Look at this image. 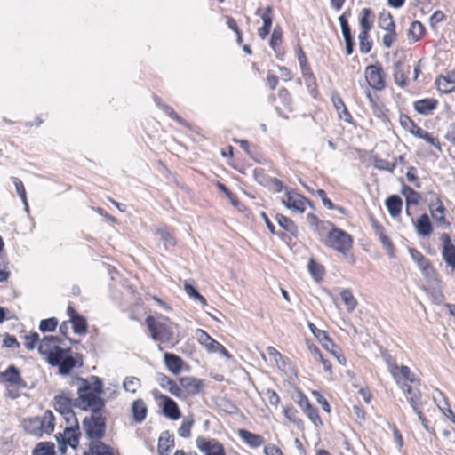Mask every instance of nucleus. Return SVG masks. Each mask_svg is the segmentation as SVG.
Returning a JSON list of instances; mask_svg holds the SVG:
<instances>
[{
  "mask_svg": "<svg viewBox=\"0 0 455 455\" xmlns=\"http://www.w3.org/2000/svg\"><path fill=\"white\" fill-rule=\"evenodd\" d=\"M53 339H47L44 344L40 347V354L46 357L49 364L52 366H58L59 372L61 375H68L76 367L82 365L81 357L76 358L69 355V349H64L60 347H55L54 353H50L45 347V342L52 340Z\"/></svg>",
  "mask_w": 455,
  "mask_h": 455,
  "instance_id": "f03ea898",
  "label": "nucleus"
},
{
  "mask_svg": "<svg viewBox=\"0 0 455 455\" xmlns=\"http://www.w3.org/2000/svg\"><path fill=\"white\" fill-rule=\"evenodd\" d=\"M25 346L28 349H33L36 347V344L39 342V335L36 332L32 333L31 335L26 336Z\"/></svg>",
  "mask_w": 455,
  "mask_h": 455,
  "instance_id": "680f3d73",
  "label": "nucleus"
},
{
  "mask_svg": "<svg viewBox=\"0 0 455 455\" xmlns=\"http://www.w3.org/2000/svg\"><path fill=\"white\" fill-rule=\"evenodd\" d=\"M401 388L413 411L415 412L420 411L421 393L419 389L405 383L401 385Z\"/></svg>",
  "mask_w": 455,
  "mask_h": 455,
  "instance_id": "f8f14e48",
  "label": "nucleus"
},
{
  "mask_svg": "<svg viewBox=\"0 0 455 455\" xmlns=\"http://www.w3.org/2000/svg\"><path fill=\"white\" fill-rule=\"evenodd\" d=\"M24 428L28 433H30L36 436H42V422L40 418H33L24 420Z\"/></svg>",
  "mask_w": 455,
  "mask_h": 455,
  "instance_id": "cd10ccee",
  "label": "nucleus"
},
{
  "mask_svg": "<svg viewBox=\"0 0 455 455\" xmlns=\"http://www.w3.org/2000/svg\"><path fill=\"white\" fill-rule=\"evenodd\" d=\"M32 455H55L54 445L50 442L38 443L32 451Z\"/></svg>",
  "mask_w": 455,
  "mask_h": 455,
  "instance_id": "72a5a7b5",
  "label": "nucleus"
},
{
  "mask_svg": "<svg viewBox=\"0 0 455 455\" xmlns=\"http://www.w3.org/2000/svg\"><path fill=\"white\" fill-rule=\"evenodd\" d=\"M331 100L339 117L347 123H352V116L348 112L343 100L338 94H333Z\"/></svg>",
  "mask_w": 455,
  "mask_h": 455,
  "instance_id": "b1692460",
  "label": "nucleus"
},
{
  "mask_svg": "<svg viewBox=\"0 0 455 455\" xmlns=\"http://www.w3.org/2000/svg\"><path fill=\"white\" fill-rule=\"evenodd\" d=\"M365 78L371 87L376 90L384 88V77L382 69L377 65H371L367 67L365 71Z\"/></svg>",
  "mask_w": 455,
  "mask_h": 455,
  "instance_id": "9d476101",
  "label": "nucleus"
},
{
  "mask_svg": "<svg viewBox=\"0 0 455 455\" xmlns=\"http://www.w3.org/2000/svg\"><path fill=\"white\" fill-rule=\"evenodd\" d=\"M438 91L443 93H449L455 88V83L443 76H439L435 81Z\"/></svg>",
  "mask_w": 455,
  "mask_h": 455,
  "instance_id": "c9c22d12",
  "label": "nucleus"
},
{
  "mask_svg": "<svg viewBox=\"0 0 455 455\" xmlns=\"http://www.w3.org/2000/svg\"><path fill=\"white\" fill-rule=\"evenodd\" d=\"M342 34L346 44V52L347 55H351L354 51V40L351 30H342Z\"/></svg>",
  "mask_w": 455,
  "mask_h": 455,
  "instance_id": "5fc2aeb1",
  "label": "nucleus"
},
{
  "mask_svg": "<svg viewBox=\"0 0 455 455\" xmlns=\"http://www.w3.org/2000/svg\"><path fill=\"white\" fill-rule=\"evenodd\" d=\"M164 357L165 365L170 371L174 374H177L180 371L183 362L180 356L174 354L165 353Z\"/></svg>",
  "mask_w": 455,
  "mask_h": 455,
  "instance_id": "a878e982",
  "label": "nucleus"
},
{
  "mask_svg": "<svg viewBox=\"0 0 455 455\" xmlns=\"http://www.w3.org/2000/svg\"><path fill=\"white\" fill-rule=\"evenodd\" d=\"M84 455H116L115 450L100 440L90 442Z\"/></svg>",
  "mask_w": 455,
  "mask_h": 455,
  "instance_id": "2eb2a0df",
  "label": "nucleus"
},
{
  "mask_svg": "<svg viewBox=\"0 0 455 455\" xmlns=\"http://www.w3.org/2000/svg\"><path fill=\"white\" fill-rule=\"evenodd\" d=\"M401 62L397 61L394 66V77L395 81L400 86H404L406 84V77L403 73V70L400 68Z\"/></svg>",
  "mask_w": 455,
  "mask_h": 455,
  "instance_id": "8fccbe9b",
  "label": "nucleus"
},
{
  "mask_svg": "<svg viewBox=\"0 0 455 455\" xmlns=\"http://www.w3.org/2000/svg\"><path fill=\"white\" fill-rule=\"evenodd\" d=\"M74 384L78 394L77 398L74 400L75 407L94 413L106 411L105 401L100 397L103 393V383L99 377L76 378Z\"/></svg>",
  "mask_w": 455,
  "mask_h": 455,
  "instance_id": "f257e3e1",
  "label": "nucleus"
},
{
  "mask_svg": "<svg viewBox=\"0 0 455 455\" xmlns=\"http://www.w3.org/2000/svg\"><path fill=\"white\" fill-rule=\"evenodd\" d=\"M264 453L266 455H283L281 449L274 444H267L264 448Z\"/></svg>",
  "mask_w": 455,
  "mask_h": 455,
  "instance_id": "774afa93",
  "label": "nucleus"
},
{
  "mask_svg": "<svg viewBox=\"0 0 455 455\" xmlns=\"http://www.w3.org/2000/svg\"><path fill=\"white\" fill-rule=\"evenodd\" d=\"M308 270L315 280H321L323 275V267L311 259L308 263Z\"/></svg>",
  "mask_w": 455,
  "mask_h": 455,
  "instance_id": "49530a36",
  "label": "nucleus"
},
{
  "mask_svg": "<svg viewBox=\"0 0 455 455\" xmlns=\"http://www.w3.org/2000/svg\"><path fill=\"white\" fill-rule=\"evenodd\" d=\"M154 100L156 104L170 117L177 120L179 123H183V120L180 116H179L173 108L166 104H164L161 100L157 96H154Z\"/></svg>",
  "mask_w": 455,
  "mask_h": 455,
  "instance_id": "a19ab883",
  "label": "nucleus"
},
{
  "mask_svg": "<svg viewBox=\"0 0 455 455\" xmlns=\"http://www.w3.org/2000/svg\"><path fill=\"white\" fill-rule=\"evenodd\" d=\"M324 244L345 254L352 248L353 238L346 231L338 228H332L328 233Z\"/></svg>",
  "mask_w": 455,
  "mask_h": 455,
  "instance_id": "39448f33",
  "label": "nucleus"
},
{
  "mask_svg": "<svg viewBox=\"0 0 455 455\" xmlns=\"http://www.w3.org/2000/svg\"><path fill=\"white\" fill-rule=\"evenodd\" d=\"M184 290L186 291V293L195 299H197L198 301H200L204 306L206 305V299L204 297H203L197 291L196 289L189 284L188 283L185 282L184 283Z\"/></svg>",
  "mask_w": 455,
  "mask_h": 455,
  "instance_id": "a18cd8bd",
  "label": "nucleus"
},
{
  "mask_svg": "<svg viewBox=\"0 0 455 455\" xmlns=\"http://www.w3.org/2000/svg\"><path fill=\"white\" fill-rule=\"evenodd\" d=\"M67 312L70 318V322L72 323L74 332L77 334H85L87 331L85 319L78 315V313L70 306L68 307Z\"/></svg>",
  "mask_w": 455,
  "mask_h": 455,
  "instance_id": "dca6fc26",
  "label": "nucleus"
},
{
  "mask_svg": "<svg viewBox=\"0 0 455 455\" xmlns=\"http://www.w3.org/2000/svg\"><path fill=\"white\" fill-rule=\"evenodd\" d=\"M58 325V320L55 317L44 319L40 322L39 329L43 332L53 331Z\"/></svg>",
  "mask_w": 455,
  "mask_h": 455,
  "instance_id": "de8ad7c7",
  "label": "nucleus"
},
{
  "mask_svg": "<svg viewBox=\"0 0 455 455\" xmlns=\"http://www.w3.org/2000/svg\"><path fill=\"white\" fill-rule=\"evenodd\" d=\"M80 429L79 427H65L62 433H58L55 435L56 441L61 445V450L64 451L67 445L72 448H76L79 443Z\"/></svg>",
  "mask_w": 455,
  "mask_h": 455,
  "instance_id": "423d86ee",
  "label": "nucleus"
},
{
  "mask_svg": "<svg viewBox=\"0 0 455 455\" xmlns=\"http://www.w3.org/2000/svg\"><path fill=\"white\" fill-rule=\"evenodd\" d=\"M275 219L281 228L291 233L292 235H297L298 228L291 219L283 216V214H276Z\"/></svg>",
  "mask_w": 455,
  "mask_h": 455,
  "instance_id": "473e14b6",
  "label": "nucleus"
},
{
  "mask_svg": "<svg viewBox=\"0 0 455 455\" xmlns=\"http://www.w3.org/2000/svg\"><path fill=\"white\" fill-rule=\"evenodd\" d=\"M429 210L435 221L441 226H449L444 217L445 207L439 197L436 198L435 204L430 205Z\"/></svg>",
  "mask_w": 455,
  "mask_h": 455,
  "instance_id": "aec40b11",
  "label": "nucleus"
},
{
  "mask_svg": "<svg viewBox=\"0 0 455 455\" xmlns=\"http://www.w3.org/2000/svg\"><path fill=\"white\" fill-rule=\"evenodd\" d=\"M402 204V199L396 195H393L386 200V206L392 217H396L400 214Z\"/></svg>",
  "mask_w": 455,
  "mask_h": 455,
  "instance_id": "bb28decb",
  "label": "nucleus"
},
{
  "mask_svg": "<svg viewBox=\"0 0 455 455\" xmlns=\"http://www.w3.org/2000/svg\"><path fill=\"white\" fill-rule=\"evenodd\" d=\"M53 339L52 340H49L48 342H45V347L48 348L50 353L55 352V347H59L57 344L60 343L61 339L55 336H46L44 337L38 344V351L40 352V347L44 344V341L47 339Z\"/></svg>",
  "mask_w": 455,
  "mask_h": 455,
  "instance_id": "09e8293b",
  "label": "nucleus"
},
{
  "mask_svg": "<svg viewBox=\"0 0 455 455\" xmlns=\"http://www.w3.org/2000/svg\"><path fill=\"white\" fill-rule=\"evenodd\" d=\"M410 254L413 260L416 261L419 267L425 272V274H429L433 271L427 259L419 251L416 249H411Z\"/></svg>",
  "mask_w": 455,
  "mask_h": 455,
  "instance_id": "7c9ffc66",
  "label": "nucleus"
},
{
  "mask_svg": "<svg viewBox=\"0 0 455 455\" xmlns=\"http://www.w3.org/2000/svg\"><path fill=\"white\" fill-rule=\"evenodd\" d=\"M339 295L347 307V312H353L357 306V300L354 297L352 291L350 289H343Z\"/></svg>",
  "mask_w": 455,
  "mask_h": 455,
  "instance_id": "c756f323",
  "label": "nucleus"
},
{
  "mask_svg": "<svg viewBox=\"0 0 455 455\" xmlns=\"http://www.w3.org/2000/svg\"><path fill=\"white\" fill-rule=\"evenodd\" d=\"M260 17L263 20V25L260 28H270L273 20L272 7L267 6L265 10H263L260 13Z\"/></svg>",
  "mask_w": 455,
  "mask_h": 455,
  "instance_id": "3c124183",
  "label": "nucleus"
},
{
  "mask_svg": "<svg viewBox=\"0 0 455 455\" xmlns=\"http://www.w3.org/2000/svg\"><path fill=\"white\" fill-rule=\"evenodd\" d=\"M301 72L303 75V77L305 79L306 84L308 87L311 86V84H315V78L310 69V67L308 65L300 67Z\"/></svg>",
  "mask_w": 455,
  "mask_h": 455,
  "instance_id": "6e6d98bb",
  "label": "nucleus"
},
{
  "mask_svg": "<svg viewBox=\"0 0 455 455\" xmlns=\"http://www.w3.org/2000/svg\"><path fill=\"white\" fill-rule=\"evenodd\" d=\"M390 373L398 384L402 379L409 380L411 383L419 382V380L414 378L413 374H411L409 367L404 365L398 366L396 364H390Z\"/></svg>",
  "mask_w": 455,
  "mask_h": 455,
  "instance_id": "f3484780",
  "label": "nucleus"
},
{
  "mask_svg": "<svg viewBox=\"0 0 455 455\" xmlns=\"http://www.w3.org/2000/svg\"><path fill=\"white\" fill-rule=\"evenodd\" d=\"M180 384L184 394V398L188 395H195L201 392L203 381L194 377H183L180 379Z\"/></svg>",
  "mask_w": 455,
  "mask_h": 455,
  "instance_id": "9b49d317",
  "label": "nucleus"
},
{
  "mask_svg": "<svg viewBox=\"0 0 455 455\" xmlns=\"http://www.w3.org/2000/svg\"><path fill=\"white\" fill-rule=\"evenodd\" d=\"M147 413L148 408L142 399L139 398L132 403V414L136 423H141L146 419Z\"/></svg>",
  "mask_w": 455,
  "mask_h": 455,
  "instance_id": "4be33fe9",
  "label": "nucleus"
},
{
  "mask_svg": "<svg viewBox=\"0 0 455 455\" xmlns=\"http://www.w3.org/2000/svg\"><path fill=\"white\" fill-rule=\"evenodd\" d=\"M238 435L251 447L258 448L263 443L264 439L261 435L251 433L245 429H239Z\"/></svg>",
  "mask_w": 455,
  "mask_h": 455,
  "instance_id": "393cba45",
  "label": "nucleus"
},
{
  "mask_svg": "<svg viewBox=\"0 0 455 455\" xmlns=\"http://www.w3.org/2000/svg\"><path fill=\"white\" fill-rule=\"evenodd\" d=\"M299 405L304 411L307 418L315 425L322 426L323 422L318 414V410L311 405L309 400L304 395H300V399L298 402Z\"/></svg>",
  "mask_w": 455,
  "mask_h": 455,
  "instance_id": "ddd939ff",
  "label": "nucleus"
},
{
  "mask_svg": "<svg viewBox=\"0 0 455 455\" xmlns=\"http://www.w3.org/2000/svg\"><path fill=\"white\" fill-rule=\"evenodd\" d=\"M373 165L375 168L379 169V170H385V171H389V172H393L395 167H396V164L395 163H390L385 159H381V158H379V157H374L373 159Z\"/></svg>",
  "mask_w": 455,
  "mask_h": 455,
  "instance_id": "c03bdc74",
  "label": "nucleus"
},
{
  "mask_svg": "<svg viewBox=\"0 0 455 455\" xmlns=\"http://www.w3.org/2000/svg\"><path fill=\"white\" fill-rule=\"evenodd\" d=\"M0 379L7 387H16L17 389L26 387V382L20 377L19 369L14 365L9 366L1 372Z\"/></svg>",
  "mask_w": 455,
  "mask_h": 455,
  "instance_id": "6e6552de",
  "label": "nucleus"
},
{
  "mask_svg": "<svg viewBox=\"0 0 455 455\" xmlns=\"http://www.w3.org/2000/svg\"><path fill=\"white\" fill-rule=\"evenodd\" d=\"M72 406H74V400L67 395L66 394L62 393L59 395H56L54 398V409L62 415L67 411L72 409Z\"/></svg>",
  "mask_w": 455,
  "mask_h": 455,
  "instance_id": "5701e85b",
  "label": "nucleus"
},
{
  "mask_svg": "<svg viewBox=\"0 0 455 455\" xmlns=\"http://www.w3.org/2000/svg\"><path fill=\"white\" fill-rule=\"evenodd\" d=\"M106 411L92 412L90 416L84 417L82 425L86 437L90 442L100 440L104 437L106 433Z\"/></svg>",
  "mask_w": 455,
  "mask_h": 455,
  "instance_id": "7ed1b4c3",
  "label": "nucleus"
},
{
  "mask_svg": "<svg viewBox=\"0 0 455 455\" xmlns=\"http://www.w3.org/2000/svg\"><path fill=\"white\" fill-rule=\"evenodd\" d=\"M437 100L433 98H427L416 100L414 102V108L415 110L421 115H428L430 114L434 109L436 108L437 106Z\"/></svg>",
  "mask_w": 455,
  "mask_h": 455,
  "instance_id": "412c9836",
  "label": "nucleus"
},
{
  "mask_svg": "<svg viewBox=\"0 0 455 455\" xmlns=\"http://www.w3.org/2000/svg\"><path fill=\"white\" fill-rule=\"evenodd\" d=\"M194 424L192 418H187L183 420L181 426L178 429V434L182 438H188L191 435V428Z\"/></svg>",
  "mask_w": 455,
  "mask_h": 455,
  "instance_id": "79ce46f5",
  "label": "nucleus"
},
{
  "mask_svg": "<svg viewBox=\"0 0 455 455\" xmlns=\"http://www.w3.org/2000/svg\"><path fill=\"white\" fill-rule=\"evenodd\" d=\"M145 323L150 332L151 338L159 342H168L172 339L173 327L172 323L167 318H155L148 315L145 319Z\"/></svg>",
  "mask_w": 455,
  "mask_h": 455,
  "instance_id": "20e7f679",
  "label": "nucleus"
},
{
  "mask_svg": "<svg viewBox=\"0 0 455 455\" xmlns=\"http://www.w3.org/2000/svg\"><path fill=\"white\" fill-rule=\"evenodd\" d=\"M264 396L267 399L268 403L271 405L277 407L280 402V398L279 395L274 390L267 389L264 392Z\"/></svg>",
  "mask_w": 455,
  "mask_h": 455,
  "instance_id": "bf43d9fd",
  "label": "nucleus"
},
{
  "mask_svg": "<svg viewBox=\"0 0 455 455\" xmlns=\"http://www.w3.org/2000/svg\"><path fill=\"white\" fill-rule=\"evenodd\" d=\"M160 399L162 400L164 416L172 420L178 419L180 417V411L177 403L164 395H160Z\"/></svg>",
  "mask_w": 455,
  "mask_h": 455,
  "instance_id": "4468645a",
  "label": "nucleus"
},
{
  "mask_svg": "<svg viewBox=\"0 0 455 455\" xmlns=\"http://www.w3.org/2000/svg\"><path fill=\"white\" fill-rule=\"evenodd\" d=\"M316 194L322 199V202L325 207H327L328 209L335 208L333 203L326 196V193L323 189H318L316 191Z\"/></svg>",
  "mask_w": 455,
  "mask_h": 455,
  "instance_id": "69168bd1",
  "label": "nucleus"
},
{
  "mask_svg": "<svg viewBox=\"0 0 455 455\" xmlns=\"http://www.w3.org/2000/svg\"><path fill=\"white\" fill-rule=\"evenodd\" d=\"M196 444L205 455H226L223 445L215 439L206 440L199 436L196 440Z\"/></svg>",
  "mask_w": 455,
  "mask_h": 455,
  "instance_id": "1a4fd4ad",
  "label": "nucleus"
},
{
  "mask_svg": "<svg viewBox=\"0 0 455 455\" xmlns=\"http://www.w3.org/2000/svg\"><path fill=\"white\" fill-rule=\"evenodd\" d=\"M156 234L160 236L161 240L164 242V247L167 249L169 247H172L176 244V241L172 235L170 233L169 229L165 227L160 228L156 229Z\"/></svg>",
  "mask_w": 455,
  "mask_h": 455,
  "instance_id": "4c0bfd02",
  "label": "nucleus"
},
{
  "mask_svg": "<svg viewBox=\"0 0 455 455\" xmlns=\"http://www.w3.org/2000/svg\"><path fill=\"white\" fill-rule=\"evenodd\" d=\"M3 345L5 347H8V348H18V347H20V344L17 341L16 338L14 336H11L9 334L5 335V337L4 339V341H3Z\"/></svg>",
  "mask_w": 455,
  "mask_h": 455,
  "instance_id": "e2e57ef3",
  "label": "nucleus"
},
{
  "mask_svg": "<svg viewBox=\"0 0 455 455\" xmlns=\"http://www.w3.org/2000/svg\"><path fill=\"white\" fill-rule=\"evenodd\" d=\"M196 338L198 342L204 346L209 352H215L220 343L212 339L205 331L197 329L196 331Z\"/></svg>",
  "mask_w": 455,
  "mask_h": 455,
  "instance_id": "6ab92c4d",
  "label": "nucleus"
},
{
  "mask_svg": "<svg viewBox=\"0 0 455 455\" xmlns=\"http://www.w3.org/2000/svg\"><path fill=\"white\" fill-rule=\"evenodd\" d=\"M401 126L410 133L413 132L417 124L407 115H401L399 118Z\"/></svg>",
  "mask_w": 455,
  "mask_h": 455,
  "instance_id": "603ef678",
  "label": "nucleus"
},
{
  "mask_svg": "<svg viewBox=\"0 0 455 455\" xmlns=\"http://www.w3.org/2000/svg\"><path fill=\"white\" fill-rule=\"evenodd\" d=\"M66 422V427H79L77 418L72 409L67 411L61 415Z\"/></svg>",
  "mask_w": 455,
  "mask_h": 455,
  "instance_id": "864d4df0",
  "label": "nucleus"
},
{
  "mask_svg": "<svg viewBox=\"0 0 455 455\" xmlns=\"http://www.w3.org/2000/svg\"><path fill=\"white\" fill-rule=\"evenodd\" d=\"M11 179L15 186L17 194L19 195L21 200H25V198H27V195L22 181L16 177H12Z\"/></svg>",
  "mask_w": 455,
  "mask_h": 455,
  "instance_id": "13d9d810",
  "label": "nucleus"
},
{
  "mask_svg": "<svg viewBox=\"0 0 455 455\" xmlns=\"http://www.w3.org/2000/svg\"><path fill=\"white\" fill-rule=\"evenodd\" d=\"M360 50L363 53H367L371 49V43L369 41L368 30H361L358 35Z\"/></svg>",
  "mask_w": 455,
  "mask_h": 455,
  "instance_id": "37998d69",
  "label": "nucleus"
},
{
  "mask_svg": "<svg viewBox=\"0 0 455 455\" xmlns=\"http://www.w3.org/2000/svg\"><path fill=\"white\" fill-rule=\"evenodd\" d=\"M416 228L417 232L423 236H427L432 233V225L427 214H422L418 219Z\"/></svg>",
  "mask_w": 455,
  "mask_h": 455,
  "instance_id": "c85d7f7f",
  "label": "nucleus"
},
{
  "mask_svg": "<svg viewBox=\"0 0 455 455\" xmlns=\"http://www.w3.org/2000/svg\"><path fill=\"white\" fill-rule=\"evenodd\" d=\"M282 40V30H273L269 44L271 48L277 52L278 46Z\"/></svg>",
  "mask_w": 455,
  "mask_h": 455,
  "instance_id": "4d7b16f0",
  "label": "nucleus"
},
{
  "mask_svg": "<svg viewBox=\"0 0 455 455\" xmlns=\"http://www.w3.org/2000/svg\"><path fill=\"white\" fill-rule=\"evenodd\" d=\"M308 327L313 332V334L321 342L322 346L330 353H334V349L336 348V345L334 342L329 338L326 331L323 330H319L315 327L314 323H309Z\"/></svg>",
  "mask_w": 455,
  "mask_h": 455,
  "instance_id": "a211bd4d",
  "label": "nucleus"
},
{
  "mask_svg": "<svg viewBox=\"0 0 455 455\" xmlns=\"http://www.w3.org/2000/svg\"><path fill=\"white\" fill-rule=\"evenodd\" d=\"M375 15L370 8H363L360 13L359 22L361 28H371Z\"/></svg>",
  "mask_w": 455,
  "mask_h": 455,
  "instance_id": "2f4dec72",
  "label": "nucleus"
},
{
  "mask_svg": "<svg viewBox=\"0 0 455 455\" xmlns=\"http://www.w3.org/2000/svg\"><path fill=\"white\" fill-rule=\"evenodd\" d=\"M42 422V433L50 434L54 429V416L51 411H46L43 418H40Z\"/></svg>",
  "mask_w": 455,
  "mask_h": 455,
  "instance_id": "e433bc0d",
  "label": "nucleus"
},
{
  "mask_svg": "<svg viewBox=\"0 0 455 455\" xmlns=\"http://www.w3.org/2000/svg\"><path fill=\"white\" fill-rule=\"evenodd\" d=\"M378 26L379 28H394L395 22L389 12L382 11L379 15Z\"/></svg>",
  "mask_w": 455,
  "mask_h": 455,
  "instance_id": "ea45409f",
  "label": "nucleus"
},
{
  "mask_svg": "<svg viewBox=\"0 0 455 455\" xmlns=\"http://www.w3.org/2000/svg\"><path fill=\"white\" fill-rule=\"evenodd\" d=\"M285 189V197L282 199V203L292 212H304L306 204H309V201L293 190H289L286 188Z\"/></svg>",
  "mask_w": 455,
  "mask_h": 455,
  "instance_id": "0eeeda50",
  "label": "nucleus"
},
{
  "mask_svg": "<svg viewBox=\"0 0 455 455\" xmlns=\"http://www.w3.org/2000/svg\"><path fill=\"white\" fill-rule=\"evenodd\" d=\"M167 389L175 397L184 398L181 386H178L174 381Z\"/></svg>",
  "mask_w": 455,
  "mask_h": 455,
  "instance_id": "338daca9",
  "label": "nucleus"
},
{
  "mask_svg": "<svg viewBox=\"0 0 455 455\" xmlns=\"http://www.w3.org/2000/svg\"><path fill=\"white\" fill-rule=\"evenodd\" d=\"M156 380L161 387L165 389H167L173 383L172 379L163 373H158L156 375Z\"/></svg>",
  "mask_w": 455,
  "mask_h": 455,
  "instance_id": "052dcab7",
  "label": "nucleus"
},
{
  "mask_svg": "<svg viewBox=\"0 0 455 455\" xmlns=\"http://www.w3.org/2000/svg\"><path fill=\"white\" fill-rule=\"evenodd\" d=\"M442 256L446 264L455 268V246L453 244L443 245Z\"/></svg>",
  "mask_w": 455,
  "mask_h": 455,
  "instance_id": "f704fd0d",
  "label": "nucleus"
},
{
  "mask_svg": "<svg viewBox=\"0 0 455 455\" xmlns=\"http://www.w3.org/2000/svg\"><path fill=\"white\" fill-rule=\"evenodd\" d=\"M313 395L316 398L318 403H320L323 407V409L326 412H330L331 408L327 402V400L320 394L319 391H313Z\"/></svg>",
  "mask_w": 455,
  "mask_h": 455,
  "instance_id": "0e129e2a",
  "label": "nucleus"
},
{
  "mask_svg": "<svg viewBox=\"0 0 455 455\" xmlns=\"http://www.w3.org/2000/svg\"><path fill=\"white\" fill-rule=\"evenodd\" d=\"M141 386L140 379L136 377H126L123 382V387L125 391L135 394Z\"/></svg>",
  "mask_w": 455,
  "mask_h": 455,
  "instance_id": "58836bf2",
  "label": "nucleus"
}]
</instances>
